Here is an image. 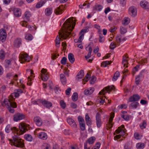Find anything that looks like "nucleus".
Returning <instances> with one entry per match:
<instances>
[{"label":"nucleus","instance_id":"obj_36","mask_svg":"<svg viewBox=\"0 0 149 149\" xmlns=\"http://www.w3.org/2000/svg\"><path fill=\"white\" fill-rule=\"evenodd\" d=\"M24 140L21 139H19V147L22 148L23 149L25 148Z\"/></svg>","mask_w":149,"mask_h":149},{"label":"nucleus","instance_id":"obj_59","mask_svg":"<svg viewBox=\"0 0 149 149\" xmlns=\"http://www.w3.org/2000/svg\"><path fill=\"white\" fill-rule=\"evenodd\" d=\"M102 7L101 5H97L95 6V9L98 11H100L102 9Z\"/></svg>","mask_w":149,"mask_h":149},{"label":"nucleus","instance_id":"obj_9","mask_svg":"<svg viewBox=\"0 0 149 149\" xmlns=\"http://www.w3.org/2000/svg\"><path fill=\"white\" fill-rule=\"evenodd\" d=\"M141 97L137 94L133 95L132 96H131L129 98V102H133L138 101L140 99Z\"/></svg>","mask_w":149,"mask_h":149},{"label":"nucleus","instance_id":"obj_39","mask_svg":"<svg viewBox=\"0 0 149 149\" xmlns=\"http://www.w3.org/2000/svg\"><path fill=\"white\" fill-rule=\"evenodd\" d=\"M125 149H131L132 146L130 143L127 142L126 143L124 146Z\"/></svg>","mask_w":149,"mask_h":149},{"label":"nucleus","instance_id":"obj_14","mask_svg":"<svg viewBox=\"0 0 149 149\" xmlns=\"http://www.w3.org/2000/svg\"><path fill=\"white\" fill-rule=\"evenodd\" d=\"M63 6V5L60 6L55 9L54 10V13L56 15L61 14L64 11V10L62 8H61V7Z\"/></svg>","mask_w":149,"mask_h":149},{"label":"nucleus","instance_id":"obj_19","mask_svg":"<svg viewBox=\"0 0 149 149\" xmlns=\"http://www.w3.org/2000/svg\"><path fill=\"white\" fill-rule=\"evenodd\" d=\"M60 79L63 85H64L66 84L67 80L64 74H60Z\"/></svg>","mask_w":149,"mask_h":149},{"label":"nucleus","instance_id":"obj_45","mask_svg":"<svg viewBox=\"0 0 149 149\" xmlns=\"http://www.w3.org/2000/svg\"><path fill=\"white\" fill-rule=\"evenodd\" d=\"M60 103L61 107L63 109H64L66 107V104L64 101L63 100H61Z\"/></svg>","mask_w":149,"mask_h":149},{"label":"nucleus","instance_id":"obj_54","mask_svg":"<svg viewBox=\"0 0 149 149\" xmlns=\"http://www.w3.org/2000/svg\"><path fill=\"white\" fill-rule=\"evenodd\" d=\"M80 125L81 130L82 131H84L85 129V124L84 123H80Z\"/></svg>","mask_w":149,"mask_h":149},{"label":"nucleus","instance_id":"obj_46","mask_svg":"<svg viewBox=\"0 0 149 149\" xmlns=\"http://www.w3.org/2000/svg\"><path fill=\"white\" fill-rule=\"evenodd\" d=\"M13 120L15 122H17L19 120V113L14 115L13 116Z\"/></svg>","mask_w":149,"mask_h":149},{"label":"nucleus","instance_id":"obj_18","mask_svg":"<svg viewBox=\"0 0 149 149\" xmlns=\"http://www.w3.org/2000/svg\"><path fill=\"white\" fill-rule=\"evenodd\" d=\"M19 83L21 85L19 86V93H22L23 92V90L24 89L25 86L23 83V81L22 79H20Z\"/></svg>","mask_w":149,"mask_h":149},{"label":"nucleus","instance_id":"obj_63","mask_svg":"<svg viewBox=\"0 0 149 149\" xmlns=\"http://www.w3.org/2000/svg\"><path fill=\"white\" fill-rule=\"evenodd\" d=\"M71 90V88H69L65 91V93L67 95H70Z\"/></svg>","mask_w":149,"mask_h":149},{"label":"nucleus","instance_id":"obj_61","mask_svg":"<svg viewBox=\"0 0 149 149\" xmlns=\"http://www.w3.org/2000/svg\"><path fill=\"white\" fill-rule=\"evenodd\" d=\"M71 107L73 109H75L77 108V104L74 102H71L70 104Z\"/></svg>","mask_w":149,"mask_h":149},{"label":"nucleus","instance_id":"obj_37","mask_svg":"<svg viewBox=\"0 0 149 149\" xmlns=\"http://www.w3.org/2000/svg\"><path fill=\"white\" fill-rule=\"evenodd\" d=\"M140 127L142 129L145 128L146 126V122L145 120H143L142 123L140 125Z\"/></svg>","mask_w":149,"mask_h":149},{"label":"nucleus","instance_id":"obj_20","mask_svg":"<svg viewBox=\"0 0 149 149\" xmlns=\"http://www.w3.org/2000/svg\"><path fill=\"white\" fill-rule=\"evenodd\" d=\"M42 103L44 106L47 108H49L52 106V104L51 102L46 100L42 101Z\"/></svg>","mask_w":149,"mask_h":149},{"label":"nucleus","instance_id":"obj_17","mask_svg":"<svg viewBox=\"0 0 149 149\" xmlns=\"http://www.w3.org/2000/svg\"><path fill=\"white\" fill-rule=\"evenodd\" d=\"M38 137L41 139L45 140L47 138V134L44 132H41L39 133Z\"/></svg>","mask_w":149,"mask_h":149},{"label":"nucleus","instance_id":"obj_44","mask_svg":"<svg viewBox=\"0 0 149 149\" xmlns=\"http://www.w3.org/2000/svg\"><path fill=\"white\" fill-rule=\"evenodd\" d=\"M110 63L108 61H103L101 64V66L104 67H106L107 65L110 64Z\"/></svg>","mask_w":149,"mask_h":149},{"label":"nucleus","instance_id":"obj_24","mask_svg":"<svg viewBox=\"0 0 149 149\" xmlns=\"http://www.w3.org/2000/svg\"><path fill=\"white\" fill-rule=\"evenodd\" d=\"M68 57L70 62L71 63H73L75 61V58L73 54L71 53L69 54Z\"/></svg>","mask_w":149,"mask_h":149},{"label":"nucleus","instance_id":"obj_2","mask_svg":"<svg viewBox=\"0 0 149 149\" xmlns=\"http://www.w3.org/2000/svg\"><path fill=\"white\" fill-rule=\"evenodd\" d=\"M19 89L15 90L14 92L11 94L9 99H5L2 103L3 106H6L8 108L9 112L13 113L14 112L13 108L16 107V104L13 102L14 99V97L16 98L19 96Z\"/></svg>","mask_w":149,"mask_h":149},{"label":"nucleus","instance_id":"obj_50","mask_svg":"<svg viewBox=\"0 0 149 149\" xmlns=\"http://www.w3.org/2000/svg\"><path fill=\"white\" fill-rule=\"evenodd\" d=\"M99 41L100 42H103L104 40V37L103 36L102 34H100V35H99Z\"/></svg>","mask_w":149,"mask_h":149},{"label":"nucleus","instance_id":"obj_30","mask_svg":"<svg viewBox=\"0 0 149 149\" xmlns=\"http://www.w3.org/2000/svg\"><path fill=\"white\" fill-rule=\"evenodd\" d=\"M45 0H41L38 2L36 5V8H39L42 6L45 3Z\"/></svg>","mask_w":149,"mask_h":149},{"label":"nucleus","instance_id":"obj_35","mask_svg":"<svg viewBox=\"0 0 149 149\" xmlns=\"http://www.w3.org/2000/svg\"><path fill=\"white\" fill-rule=\"evenodd\" d=\"M144 144L143 143H139L136 144V147L138 149H143L144 148Z\"/></svg>","mask_w":149,"mask_h":149},{"label":"nucleus","instance_id":"obj_48","mask_svg":"<svg viewBox=\"0 0 149 149\" xmlns=\"http://www.w3.org/2000/svg\"><path fill=\"white\" fill-rule=\"evenodd\" d=\"M5 56V53L3 50L0 51V58L1 59L4 58Z\"/></svg>","mask_w":149,"mask_h":149},{"label":"nucleus","instance_id":"obj_58","mask_svg":"<svg viewBox=\"0 0 149 149\" xmlns=\"http://www.w3.org/2000/svg\"><path fill=\"white\" fill-rule=\"evenodd\" d=\"M84 34L83 33L81 34V35L80 36L79 38V39L77 41V42H78V43H81L82 40V38L84 37Z\"/></svg>","mask_w":149,"mask_h":149},{"label":"nucleus","instance_id":"obj_11","mask_svg":"<svg viewBox=\"0 0 149 149\" xmlns=\"http://www.w3.org/2000/svg\"><path fill=\"white\" fill-rule=\"evenodd\" d=\"M47 70L46 69L43 68L41 71V72L42 73L41 77L42 79L44 81H47L48 79V76L46 74Z\"/></svg>","mask_w":149,"mask_h":149},{"label":"nucleus","instance_id":"obj_40","mask_svg":"<svg viewBox=\"0 0 149 149\" xmlns=\"http://www.w3.org/2000/svg\"><path fill=\"white\" fill-rule=\"evenodd\" d=\"M127 57L125 56L124 57V56H123V60L122 61V64L124 65V67H125L126 65L128 63L127 60L126 59Z\"/></svg>","mask_w":149,"mask_h":149},{"label":"nucleus","instance_id":"obj_8","mask_svg":"<svg viewBox=\"0 0 149 149\" xmlns=\"http://www.w3.org/2000/svg\"><path fill=\"white\" fill-rule=\"evenodd\" d=\"M129 15L132 17H134L136 16L137 11L136 8L134 6L130 7L129 9Z\"/></svg>","mask_w":149,"mask_h":149},{"label":"nucleus","instance_id":"obj_32","mask_svg":"<svg viewBox=\"0 0 149 149\" xmlns=\"http://www.w3.org/2000/svg\"><path fill=\"white\" fill-rule=\"evenodd\" d=\"M72 99L74 101H76L78 99V95L77 93H74L72 97Z\"/></svg>","mask_w":149,"mask_h":149},{"label":"nucleus","instance_id":"obj_27","mask_svg":"<svg viewBox=\"0 0 149 149\" xmlns=\"http://www.w3.org/2000/svg\"><path fill=\"white\" fill-rule=\"evenodd\" d=\"M24 15L25 18H26L25 20H26L27 21H29V18L31 16V14L30 12L26 11L24 13Z\"/></svg>","mask_w":149,"mask_h":149},{"label":"nucleus","instance_id":"obj_38","mask_svg":"<svg viewBox=\"0 0 149 149\" xmlns=\"http://www.w3.org/2000/svg\"><path fill=\"white\" fill-rule=\"evenodd\" d=\"M95 140V138L94 137H92L89 138L88 140V143L90 144H91L93 143Z\"/></svg>","mask_w":149,"mask_h":149},{"label":"nucleus","instance_id":"obj_49","mask_svg":"<svg viewBox=\"0 0 149 149\" xmlns=\"http://www.w3.org/2000/svg\"><path fill=\"white\" fill-rule=\"evenodd\" d=\"M121 36H117L116 38V41L118 43H120L121 42V40H125V38L121 40Z\"/></svg>","mask_w":149,"mask_h":149},{"label":"nucleus","instance_id":"obj_62","mask_svg":"<svg viewBox=\"0 0 149 149\" xmlns=\"http://www.w3.org/2000/svg\"><path fill=\"white\" fill-rule=\"evenodd\" d=\"M116 47V45L113 42H111L110 44V48L111 49H113Z\"/></svg>","mask_w":149,"mask_h":149},{"label":"nucleus","instance_id":"obj_29","mask_svg":"<svg viewBox=\"0 0 149 149\" xmlns=\"http://www.w3.org/2000/svg\"><path fill=\"white\" fill-rule=\"evenodd\" d=\"M52 12V8H47L45 9V15L47 16L50 15Z\"/></svg>","mask_w":149,"mask_h":149},{"label":"nucleus","instance_id":"obj_64","mask_svg":"<svg viewBox=\"0 0 149 149\" xmlns=\"http://www.w3.org/2000/svg\"><path fill=\"white\" fill-rule=\"evenodd\" d=\"M78 120L79 122V123H84V119L80 116H79L78 117Z\"/></svg>","mask_w":149,"mask_h":149},{"label":"nucleus","instance_id":"obj_15","mask_svg":"<svg viewBox=\"0 0 149 149\" xmlns=\"http://www.w3.org/2000/svg\"><path fill=\"white\" fill-rule=\"evenodd\" d=\"M67 122L68 124L74 128L77 127V125L74 121L71 118H69L67 119Z\"/></svg>","mask_w":149,"mask_h":149},{"label":"nucleus","instance_id":"obj_42","mask_svg":"<svg viewBox=\"0 0 149 149\" xmlns=\"http://www.w3.org/2000/svg\"><path fill=\"white\" fill-rule=\"evenodd\" d=\"M25 38L26 39L31 40L33 39V37L31 34H28L26 35Z\"/></svg>","mask_w":149,"mask_h":149},{"label":"nucleus","instance_id":"obj_1","mask_svg":"<svg viewBox=\"0 0 149 149\" xmlns=\"http://www.w3.org/2000/svg\"><path fill=\"white\" fill-rule=\"evenodd\" d=\"M73 17L69 18L67 19L63 24L64 30L63 31V34L62 33H59V34L61 38L64 39H67L69 35L71 34V32L74 29L75 23L74 25L72 26V22L71 20L73 22Z\"/></svg>","mask_w":149,"mask_h":149},{"label":"nucleus","instance_id":"obj_51","mask_svg":"<svg viewBox=\"0 0 149 149\" xmlns=\"http://www.w3.org/2000/svg\"><path fill=\"white\" fill-rule=\"evenodd\" d=\"M139 65H136L134 67V69L132 71V74L134 75L135 73L138 70V68H139Z\"/></svg>","mask_w":149,"mask_h":149},{"label":"nucleus","instance_id":"obj_22","mask_svg":"<svg viewBox=\"0 0 149 149\" xmlns=\"http://www.w3.org/2000/svg\"><path fill=\"white\" fill-rule=\"evenodd\" d=\"M87 50L88 51V55L85 56V58L86 59L89 58L91 56L92 52L93 50L92 48L90 47H88L86 48Z\"/></svg>","mask_w":149,"mask_h":149},{"label":"nucleus","instance_id":"obj_6","mask_svg":"<svg viewBox=\"0 0 149 149\" xmlns=\"http://www.w3.org/2000/svg\"><path fill=\"white\" fill-rule=\"evenodd\" d=\"M114 88L115 87L114 86H109L104 88L99 93L100 95H104L107 92L109 93L111 91L113 90Z\"/></svg>","mask_w":149,"mask_h":149},{"label":"nucleus","instance_id":"obj_23","mask_svg":"<svg viewBox=\"0 0 149 149\" xmlns=\"http://www.w3.org/2000/svg\"><path fill=\"white\" fill-rule=\"evenodd\" d=\"M114 117V113H111V116L109 118V122H108V125H109V127H111L113 125L112 123H111L113 118Z\"/></svg>","mask_w":149,"mask_h":149},{"label":"nucleus","instance_id":"obj_12","mask_svg":"<svg viewBox=\"0 0 149 149\" xmlns=\"http://www.w3.org/2000/svg\"><path fill=\"white\" fill-rule=\"evenodd\" d=\"M34 121L36 124L38 126L42 125V121L41 119L38 116H36L34 118Z\"/></svg>","mask_w":149,"mask_h":149},{"label":"nucleus","instance_id":"obj_13","mask_svg":"<svg viewBox=\"0 0 149 149\" xmlns=\"http://www.w3.org/2000/svg\"><path fill=\"white\" fill-rule=\"evenodd\" d=\"M140 5L142 8L145 9L149 8V4L145 0L141 1L140 3Z\"/></svg>","mask_w":149,"mask_h":149},{"label":"nucleus","instance_id":"obj_60","mask_svg":"<svg viewBox=\"0 0 149 149\" xmlns=\"http://www.w3.org/2000/svg\"><path fill=\"white\" fill-rule=\"evenodd\" d=\"M122 117L126 120H128L129 119V117L127 115H122Z\"/></svg>","mask_w":149,"mask_h":149},{"label":"nucleus","instance_id":"obj_41","mask_svg":"<svg viewBox=\"0 0 149 149\" xmlns=\"http://www.w3.org/2000/svg\"><path fill=\"white\" fill-rule=\"evenodd\" d=\"M14 14L17 17H19V9L17 8H14L13 10Z\"/></svg>","mask_w":149,"mask_h":149},{"label":"nucleus","instance_id":"obj_10","mask_svg":"<svg viewBox=\"0 0 149 149\" xmlns=\"http://www.w3.org/2000/svg\"><path fill=\"white\" fill-rule=\"evenodd\" d=\"M96 124L97 127L100 128L102 124L101 119V116L99 113H97L96 116Z\"/></svg>","mask_w":149,"mask_h":149},{"label":"nucleus","instance_id":"obj_7","mask_svg":"<svg viewBox=\"0 0 149 149\" xmlns=\"http://www.w3.org/2000/svg\"><path fill=\"white\" fill-rule=\"evenodd\" d=\"M116 132L117 134H120L114 136V138L116 139H118L120 138L121 136H123L125 134V130L122 129L121 127H119L118 129L116 130Z\"/></svg>","mask_w":149,"mask_h":149},{"label":"nucleus","instance_id":"obj_5","mask_svg":"<svg viewBox=\"0 0 149 149\" xmlns=\"http://www.w3.org/2000/svg\"><path fill=\"white\" fill-rule=\"evenodd\" d=\"M27 126L23 123L19 124V135L23 134L28 130Z\"/></svg>","mask_w":149,"mask_h":149},{"label":"nucleus","instance_id":"obj_52","mask_svg":"<svg viewBox=\"0 0 149 149\" xmlns=\"http://www.w3.org/2000/svg\"><path fill=\"white\" fill-rule=\"evenodd\" d=\"M67 58L65 57H63L61 61V63L63 65H65L66 64Z\"/></svg>","mask_w":149,"mask_h":149},{"label":"nucleus","instance_id":"obj_26","mask_svg":"<svg viewBox=\"0 0 149 149\" xmlns=\"http://www.w3.org/2000/svg\"><path fill=\"white\" fill-rule=\"evenodd\" d=\"M130 21V19L128 17H126L122 21V24L125 25H127L129 23Z\"/></svg>","mask_w":149,"mask_h":149},{"label":"nucleus","instance_id":"obj_55","mask_svg":"<svg viewBox=\"0 0 149 149\" xmlns=\"http://www.w3.org/2000/svg\"><path fill=\"white\" fill-rule=\"evenodd\" d=\"M6 36V31L3 29L0 30V36Z\"/></svg>","mask_w":149,"mask_h":149},{"label":"nucleus","instance_id":"obj_21","mask_svg":"<svg viewBox=\"0 0 149 149\" xmlns=\"http://www.w3.org/2000/svg\"><path fill=\"white\" fill-rule=\"evenodd\" d=\"M139 104V103L137 102H132L129 105V107L131 109H135L137 108Z\"/></svg>","mask_w":149,"mask_h":149},{"label":"nucleus","instance_id":"obj_3","mask_svg":"<svg viewBox=\"0 0 149 149\" xmlns=\"http://www.w3.org/2000/svg\"><path fill=\"white\" fill-rule=\"evenodd\" d=\"M11 130L13 133V140H10V143L17 147H19V135L18 132V130L16 127H11L10 125H8L5 128V131L7 133L9 132Z\"/></svg>","mask_w":149,"mask_h":149},{"label":"nucleus","instance_id":"obj_31","mask_svg":"<svg viewBox=\"0 0 149 149\" xmlns=\"http://www.w3.org/2000/svg\"><path fill=\"white\" fill-rule=\"evenodd\" d=\"M24 138L27 141H31L32 139V136L29 134H26L24 135Z\"/></svg>","mask_w":149,"mask_h":149},{"label":"nucleus","instance_id":"obj_43","mask_svg":"<svg viewBox=\"0 0 149 149\" xmlns=\"http://www.w3.org/2000/svg\"><path fill=\"white\" fill-rule=\"evenodd\" d=\"M127 31L126 29L125 28L121 26L120 27V32L121 34H124Z\"/></svg>","mask_w":149,"mask_h":149},{"label":"nucleus","instance_id":"obj_57","mask_svg":"<svg viewBox=\"0 0 149 149\" xmlns=\"http://www.w3.org/2000/svg\"><path fill=\"white\" fill-rule=\"evenodd\" d=\"M25 115L22 113H19V120H22L25 118Z\"/></svg>","mask_w":149,"mask_h":149},{"label":"nucleus","instance_id":"obj_25","mask_svg":"<svg viewBox=\"0 0 149 149\" xmlns=\"http://www.w3.org/2000/svg\"><path fill=\"white\" fill-rule=\"evenodd\" d=\"M84 73L83 70H81L78 73L77 75L76 79H81L84 76Z\"/></svg>","mask_w":149,"mask_h":149},{"label":"nucleus","instance_id":"obj_28","mask_svg":"<svg viewBox=\"0 0 149 149\" xmlns=\"http://www.w3.org/2000/svg\"><path fill=\"white\" fill-rule=\"evenodd\" d=\"M94 90V88H92L87 90H85L84 91V94L87 95H90L93 93Z\"/></svg>","mask_w":149,"mask_h":149},{"label":"nucleus","instance_id":"obj_34","mask_svg":"<svg viewBox=\"0 0 149 149\" xmlns=\"http://www.w3.org/2000/svg\"><path fill=\"white\" fill-rule=\"evenodd\" d=\"M120 74L119 72L118 71H116L115 73L113 78V81H116L117 79V78L119 77Z\"/></svg>","mask_w":149,"mask_h":149},{"label":"nucleus","instance_id":"obj_47","mask_svg":"<svg viewBox=\"0 0 149 149\" xmlns=\"http://www.w3.org/2000/svg\"><path fill=\"white\" fill-rule=\"evenodd\" d=\"M140 75H138L136 78L135 82L136 85H138L139 84L140 80Z\"/></svg>","mask_w":149,"mask_h":149},{"label":"nucleus","instance_id":"obj_4","mask_svg":"<svg viewBox=\"0 0 149 149\" xmlns=\"http://www.w3.org/2000/svg\"><path fill=\"white\" fill-rule=\"evenodd\" d=\"M31 58L27 54L24 53H21L19 54V61L21 63H23L26 61L29 62Z\"/></svg>","mask_w":149,"mask_h":149},{"label":"nucleus","instance_id":"obj_16","mask_svg":"<svg viewBox=\"0 0 149 149\" xmlns=\"http://www.w3.org/2000/svg\"><path fill=\"white\" fill-rule=\"evenodd\" d=\"M27 71H29V72H30L31 75L30 77H28V82L27 83V84L31 86L32 84V83L31 81H32V79L31 77H32V74H33V72L32 70H31L30 69L27 70Z\"/></svg>","mask_w":149,"mask_h":149},{"label":"nucleus","instance_id":"obj_56","mask_svg":"<svg viewBox=\"0 0 149 149\" xmlns=\"http://www.w3.org/2000/svg\"><path fill=\"white\" fill-rule=\"evenodd\" d=\"M96 77L94 76H93L91 78L90 80V84H93L94 82L96 80Z\"/></svg>","mask_w":149,"mask_h":149},{"label":"nucleus","instance_id":"obj_53","mask_svg":"<svg viewBox=\"0 0 149 149\" xmlns=\"http://www.w3.org/2000/svg\"><path fill=\"white\" fill-rule=\"evenodd\" d=\"M14 45L15 47L18 48L19 47V39L17 38L14 41Z\"/></svg>","mask_w":149,"mask_h":149},{"label":"nucleus","instance_id":"obj_33","mask_svg":"<svg viewBox=\"0 0 149 149\" xmlns=\"http://www.w3.org/2000/svg\"><path fill=\"white\" fill-rule=\"evenodd\" d=\"M20 24L22 25V26H26V27L29 29H31V26L30 25L28 26L27 24V22L26 21H24L23 22H21L20 23Z\"/></svg>","mask_w":149,"mask_h":149}]
</instances>
